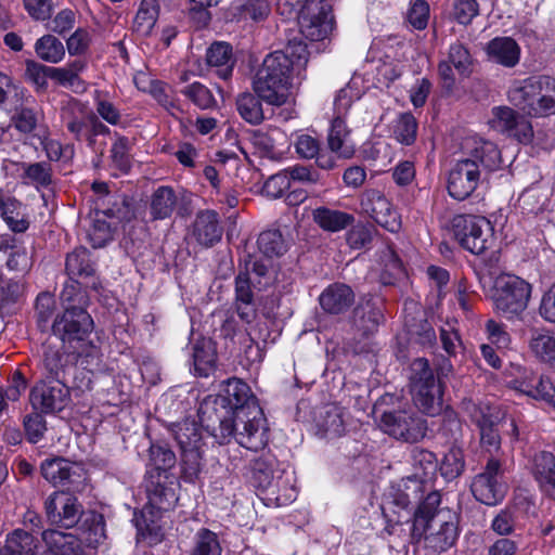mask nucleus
I'll return each mask as SVG.
<instances>
[{"label": "nucleus", "mask_w": 555, "mask_h": 555, "mask_svg": "<svg viewBox=\"0 0 555 555\" xmlns=\"http://www.w3.org/2000/svg\"><path fill=\"white\" fill-rule=\"evenodd\" d=\"M159 15L158 0H142L133 21L135 31L143 36L151 34Z\"/></svg>", "instance_id": "nucleus-45"}, {"label": "nucleus", "mask_w": 555, "mask_h": 555, "mask_svg": "<svg viewBox=\"0 0 555 555\" xmlns=\"http://www.w3.org/2000/svg\"><path fill=\"white\" fill-rule=\"evenodd\" d=\"M530 349L540 360L555 365V337L538 334L531 338Z\"/></svg>", "instance_id": "nucleus-59"}, {"label": "nucleus", "mask_w": 555, "mask_h": 555, "mask_svg": "<svg viewBox=\"0 0 555 555\" xmlns=\"http://www.w3.org/2000/svg\"><path fill=\"white\" fill-rule=\"evenodd\" d=\"M40 472L54 487L68 489L82 477V469L78 465L61 456L46 459L40 465Z\"/></svg>", "instance_id": "nucleus-21"}, {"label": "nucleus", "mask_w": 555, "mask_h": 555, "mask_svg": "<svg viewBox=\"0 0 555 555\" xmlns=\"http://www.w3.org/2000/svg\"><path fill=\"white\" fill-rule=\"evenodd\" d=\"M465 469L464 452L461 448L452 447L444 454L439 470L447 480L457 478Z\"/></svg>", "instance_id": "nucleus-49"}, {"label": "nucleus", "mask_w": 555, "mask_h": 555, "mask_svg": "<svg viewBox=\"0 0 555 555\" xmlns=\"http://www.w3.org/2000/svg\"><path fill=\"white\" fill-rule=\"evenodd\" d=\"M295 150L299 158L315 159L320 169L332 170L337 167L336 157L327 151H322L321 142L309 134H300L295 141Z\"/></svg>", "instance_id": "nucleus-27"}, {"label": "nucleus", "mask_w": 555, "mask_h": 555, "mask_svg": "<svg viewBox=\"0 0 555 555\" xmlns=\"http://www.w3.org/2000/svg\"><path fill=\"white\" fill-rule=\"evenodd\" d=\"M65 271L70 279H92L91 287L98 289L99 283L94 279L95 268L90 251L85 247L75 248L67 254Z\"/></svg>", "instance_id": "nucleus-30"}, {"label": "nucleus", "mask_w": 555, "mask_h": 555, "mask_svg": "<svg viewBox=\"0 0 555 555\" xmlns=\"http://www.w3.org/2000/svg\"><path fill=\"white\" fill-rule=\"evenodd\" d=\"M150 460L155 470L157 472L156 477L162 478V474H164L165 479L169 478L167 473L177 463L176 454L166 446L160 444L151 446Z\"/></svg>", "instance_id": "nucleus-51"}, {"label": "nucleus", "mask_w": 555, "mask_h": 555, "mask_svg": "<svg viewBox=\"0 0 555 555\" xmlns=\"http://www.w3.org/2000/svg\"><path fill=\"white\" fill-rule=\"evenodd\" d=\"M516 524V511L511 507H505L493 517L490 528L496 534L507 538L514 533Z\"/></svg>", "instance_id": "nucleus-60"}, {"label": "nucleus", "mask_w": 555, "mask_h": 555, "mask_svg": "<svg viewBox=\"0 0 555 555\" xmlns=\"http://www.w3.org/2000/svg\"><path fill=\"white\" fill-rule=\"evenodd\" d=\"M411 461L414 469L413 477H409L403 491L408 503L422 501L431 490L429 482L435 478L438 469V460L434 452L415 447L411 450Z\"/></svg>", "instance_id": "nucleus-14"}, {"label": "nucleus", "mask_w": 555, "mask_h": 555, "mask_svg": "<svg viewBox=\"0 0 555 555\" xmlns=\"http://www.w3.org/2000/svg\"><path fill=\"white\" fill-rule=\"evenodd\" d=\"M519 113L508 106H498L492 108L491 127L502 133H508Z\"/></svg>", "instance_id": "nucleus-62"}, {"label": "nucleus", "mask_w": 555, "mask_h": 555, "mask_svg": "<svg viewBox=\"0 0 555 555\" xmlns=\"http://www.w3.org/2000/svg\"><path fill=\"white\" fill-rule=\"evenodd\" d=\"M417 503L412 519V541L424 540L426 547L437 553L451 548L460 533L457 515L450 508H439L441 494L438 491H429Z\"/></svg>", "instance_id": "nucleus-2"}, {"label": "nucleus", "mask_w": 555, "mask_h": 555, "mask_svg": "<svg viewBox=\"0 0 555 555\" xmlns=\"http://www.w3.org/2000/svg\"><path fill=\"white\" fill-rule=\"evenodd\" d=\"M292 62L280 51L269 53L253 79L254 92L273 106L284 105L293 86Z\"/></svg>", "instance_id": "nucleus-5"}, {"label": "nucleus", "mask_w": 555, "mask_h": 555, "mask_svg": "<svg viewBox=\"0 0 555 555\" xmlns=\"http://www.w3.org/2000/svg\"><path fill=\"white\" fill-rule=\"evenodd\" d=\"M312 215L315 223L328 232L341 231L354 221L353 215L326 207L314 209Z\"/></svg>", "instance_id": "nucleus-39"}, {"label": "nucleus", "mask_w": 555, "mask_h": 555, "mask_svg": "<svg viewBox=\"0 0 555 555\" xmlns=\"http://www.w3.org/2000/svg\"><path fill=\"white\" fill-rule=\"evenodd\" d=\"M404 325L410 338L417 344L431 346L436 341L435 330L421 310L415 315H406Z\"/></svg>", "instance_id": "nucleus-40"}, {"label": "nucleus", "mask_w": 555, "mask_h": 555, "mask_svg": "<svg viewBox=\"0 0 555 555\" xmlns=\"http://www.w3.org/2000/svg\"><path fill=\"white\" fill-rule=\"evenodd\" d=\"M82 354V350L65 345L61 348L48 346L43 354L47 378L68 384L67 377L76 370L77 361Z\"/></svg>", "instance_id": "nucleus-19"}, {"label": "nucleus", "mask_w": 555, "mask_h": 555, "mask_svg": "<svg viewBox=\"0 0 555 555\" xmlns=\"http://www.w3.org/2000/svg\"><path fill=\"white\" fill-rule=\"evenodd\" d=\"M259 250L267 257L282 256L287 250V244L280 230H267L260 233Z\"/></svg>", "instance_id": "nucleus-50"}, {"label": "nucleus", "mask_w": 555, "mask_h": 555, "mask_svg": "<svg viewBox=\"0 0 555 555\" xmlns=\"http://www.w3.org/2000/svg\"><path fill=\"white\" fill-rule=\"evenodd\" d=\"M410 386L413 402L422 413L429 416L440 414L443 409V387L425 358L412 362Z\"/></svg>", "instance_id": "nucleus-7"}, {"label": "nucleus", "mask_w": 555, "mask_h": 555, "mask_svg": "<svg viewBox=\"0 0 555 555\" xmlns=\"http://www.w3.org/2000/svg\"><path fill=\"white\" fill-rule=\"evenodd\" d=\"M260 101L262 100L256 93L244 92L237 96L236 108L245 121L251 125H259L263 121L264 115Z\"/></svg>", "instance_id": "nucleus-44"}, {"label": "nucleus", "mask_w": 555, "mask_h": 555, "mask_svg": "<svg viewBox=\"0 0 555 555\" xmlns=\"http://www.w3.org/2000/svg\"><path fill=\"white\" fill-rule=\"evenodd\" d=\"M93 327V320L87 310H63L51 325L52 333L63 345L83 352L90 345L89 336Z\"/></svg>", "instance_id": "nucleus-11"}, {"label": "nucleus", "mask_w": 555, "mask_h": 555, "mask_svg": "<svg viewBox=\"0 0 555 555\" xmlns=\"http://www.w3.org/2000/svg\"><path fill=\"white\" fill-rule=\"evenodd\" d=\"M223 227L217 211L211 209L199 210L190 228V238L199 246L209 248L222 238Z\"/></svg>", "instance_id": "nucleus-20"}, {"label": "nucleus", "mask_w": 555, "mask_h": 555, "mask_svg": "<svg viewBox=\"0 0 555 555\" xmlns=\"http://www.w3.org/2000/svg\"><path fill=\"white\" fill-rule=\"evenodd\" d=\"M447 61L453 65L460 75L468 76L472 72L470 53L467 48L460 42L450 46Z\"/></svg>", "instance_id": "nucleus-61"}, {"label": "nucleus", "mask_w": 555, "mask_h": 555, "mask_svg": "<svg viewBox=\"0 0 555 555\" xmlns=\"http://www.w3.org/2000/svg\"><path fill=\"white\" fill-rule=\"evenodd\" d=\"M192 359L195 375L210 376L217 369L216 343L207 337L196 339L192 346Z\"/></svg>", "instance_id": "nucleus-28"}, {"label": "nucleus", "mask_w": 555, "mask_h": 555, "mask_svg": "<svg viewBox=\"0 0 555 555\" xmlns=\"http://www.w3.org/2000/svg\"><path fill=\"white\" fill-rule=\"evenodd\" d=\"M292 62V68L305 67L308 62L309 52L307 44L301 39L294 38L288 41L284 50H279Z\"/></svg>", "instance_id": "nucleus-63"}, {"label": "nucleus", "mask_w": 555, "mask_h": 555, "mask_svg": "<svg viewBox=\"0 0 555 555\" xmlns=\"http://www.w3.org/2000/svg\"><path fill=\"white\" fill-rule=\"evenodd\" d=\"M23 180L26 184L34 185L37 190L47 189L53 183L52 166L48 162L23 164Z\"/></svg>", "instance_id": "nucleus-43"}, {"label": "nucleus", "mask_w": 555, "mask_h": 555, "mask_svg": "<svg viewBox=\"0 0 555 555\" xmlns=\"http://www.w3.org/2000/svg\"><path fill=\"white\" fill-rule=\"evenodd\" d=\"M164 511H158L155 506L146 503L140 514H134V525L138 532L143 537H157L159 534L160 526L158 521Z\"/></svg>", "instance_id": "nucleus-46"}, {"label": "nucleus", "mask_w": 555, "mask_h": 555, "mask_svg": "<svg viewBox=\"0 0 555 555\" xmlns=\"http://www.w3.org/2000/svg\"><path fill=\"white\" fill-rule=\"evenodd\" d=\"M300 33L311 41H321L328 36L333 29L332 20L324 8L317 14L302 13L299 17Z\"/></svg>", "instance_id": "nucleus-34"}, {"label": "nucleus", "mask_w": 555, "mask_h": 555, "mask_svg": "<svg viewBox=\"0 0 555 555\" xmlns=\"http://www.w3.org/2000/svg\"><path fill=\"white\" fill-rule=\"evenodd\" d=\"M56 308L54 296L49 292H42L37 296L35 304V317L38 327L46 332L50 325L49 322L53 317Z\"/></svg>", "instance_id": "nucleus-52"}, {"label": "nucleus", "mask_w": 555, "mask_h": 555, "mask_svg": "<svg viewBox=\"0 0 555 555\" xmlns=\"http://www.w3.org/2000/svg\"><path fill=\"white\" fill-rule=\"evenodd\" d=\"M47 520L59 528H74L85 509L77 496L68 491L59 490L51 493L44 501Z\"/></svg>", "instance_id": "nucleus-15"}, {"label": "nucleus", "mask_w": 555, "mask_h": 555, "mask_svg": "<svg viewBox=\"0 0 555 555\" xmlns=\"http://www.w3.org/2000/svg\"><path fill=\"white\" fill-rule=\"evenodd\" d=\"M30 402L41 413L63 411L70 402L68 384L57 380H40L30 391Z\"/></svg>", "instance_id": "nucleus-18"}, {"label": "nucleus", "mask_w": 555, "mask_h": 555, "mask_svg": "<svg viewBox=\"0 0 555 555\" xmlns=\"http://www.w3.org/2000/svg\"><path fill=\"white\" fill-rule=\"evenodd\" d=\"M533 475L541 489L555 500V456L541 451L533 459Z\"/></svg>", "instance_id": "nucleus-33"}, {"label": "nucleus", "mask_w": 555, "mask_h": 555, "mask_svg": "<svg viewBox=\"0 0 555 555\" xmlns=\"http://www.w3.org/2000/svg\"><path fill=\"white\" fill-rule=\"evenodd\" d=\"M115 228L116 222L106 221L102 216H95L88 234L92 246L94 248L103 247L113 238Z\"/></svg>", "instance_id": "nucleus-58"}, {"label": "nucleus", "mask_w": 555, "mask_h": 555, "mask_svg": "<svg viewBox=\"0 0 555 555\" xmlns=\"http://www.w3.org/2000/svg\"><path fill=\"white\" fill-rule=\"evenodd\" d=\"M395 138L404 145H412L417 135V121L411 113H402L399 115L395 129Z\"/></svg>", "instance_id": "nucleus-53"}, {"label": "nucleus", "mask_w": 555, "mask_h": 555, "mask_svg": "<svg viewBox=\"0 0 555 555\" xmlns=\"http://www.w3.org/2000/svg\"><path fill=\"white\" fill-rule=\"evenodd\" d=\"M531 296V285L519 276L506 274L495 280L492 300L494 311L506 320H520Z\"/></svg>", "instance_id": "nucleus-8"}, {"label": "nucleus", "mask_w": 555, "mask_h": 555, "mask_svg": "<svg viewBox=\"0 0 555 555\" xmlns=\"http://www.w3.org/2000/svg\"><path fill=\"white\" fill-rule=\"evenodd\" d=\"M37 548V540L31 533L16 529L0 545V555H36Z\"/></svg>", "instance_id": "nucleus-38"}, {"label": "nucleus", "mask_w": 555, "mask_h": 555, "mask_svg": "<svg viewBox=\"0 0 555 555\" xmlns=\"http://www.w3.org/2000/svg\"><path fill=\"white\" fill-rule=\"evenodd\" d=\"M173 437L180 448L181 477L194 482L203 468V438L194 421L185 420L175 425Z\"/></svg>", "instance_id": "nucleus-9"}, {"label": "nucleus", "mask_w": 555, "mask_h": 555, "mask_svg": "<svg viewBox=\"0 0 555 555\" xmlns=\"http://www.w3.org/2000/svg\"><path fill=\"white\" fill-rule=\"evenodd\" d=\"M198 416L220 444L234 438L242 447L258 451L269 441L263 412L250 387L240 378L222 382L219 395L203 400Z\"/></svg>", "instance_id": "nucleus-1"}, {"label": "nucleus", "mask_w": 555, "mask_h": 555, "mask_svg": "<svg viewBox=\"0 0 555 555\" xmlns=\"http://www.w3.org/2000/svg\"><path fill=\"white\" fill-rule=\"evenodd\" d=\"M501 152L490 141H479L469 156L457 160L448 175L447 189L451 197L464 201L477 189L489 172L499 168Z\"/></svg>", "instance_id": "nucleus-3"}, {"label": "nucleus", "mask_w": 555, "mask_h": 555, "mask_svg": "<svg viewBox=\"0 0 555 555\" xmlns=\"http://www.w3.org/2000/svg\"><path fill=\"white\" fill-rule=\"evenodd\" d=\"M319 301L325 312L341 314L353 305L354 293L344 283H333L321 293Z\"/></svg>", "instance_id": "nucleus-26"}, {"label": "nucleus", "mask_w": 555, "mask_h": 555, "mask_svg": "<svg viewBox=\"0 0 555 555\" xmlns=\"http://www.w3.org/2000/svg\"><path fill=\"white\" fill-rule=\"evenodd\" d=\"M93 202L95 216H102L117 222L129 221L133 217V211L128 201L117 194L104 196L100 201Z\"/></svg>", "instance_id": "nucleus-35"}, {"label": "nucleus", "mask_w": 555, "mask_h": 555, "mask_svg": "<svg viewBox=\"0 0 555 555\" xmlns=\"http://www.w3.org/2000/svg\"><path fill=\"white\" fill-rule=\"evenodd\" d=\"M271 13V5L268 0H246L238 9L240 17L244 21L261 23Z\"/></svg>", "instance_id": "nucleus-57"}, {"label": "nucleus", "mask_w": 555, "mask_h": 555, "mask_svg": "<svg viewBox=\"0 0 555 555\" xmlns=\"http://www.w3.org/2000/svg\"><path fill=\"white\" fill-rule=\"evenodd\" d=\"M177 195L170 186H159L154 191L151 197V215L154 219L169 218L176 206Z\"/></svg>", "instance_id": "nucleus-41"}, {"label": "nucleus", "mask_w": 555, "mask_h": 555, "mask_svg": "<svg viewBox=\"0 0 555 555\" xmlns=\"http://www.w3.org/2000/svg\"><path fill=\"white\" fill-rule=\"evenodd\" d=\"M180 92L199 109H212L217 107V100L212 92L202 82L195 81L181 89Z\"/></svg>", "instance_id": "nucleus-48"}, {"label": "nucleus", "mask_w": 555, "mask_h": 555, "mask_svg": "<svg viewBox=\"0 0 555 555\" xmlns=\"http://www.w3.org/2000/svg\"><path fill=\"white\" fill-rule=\"evenodd\" d=\"M63 310H87L89 296L80 286V282L70 279L64 284L60 294Z\"/></svg>", "instance_id": "nucleus-42"}, {"label": "nucleus", "mask_w": 555, "mask_h": 555, "mask_svg": "<svg viewBox=\"0 0 555 555\" xmlns=\"http://www.w3.org/2000/svg\"><path fill=\"white\" fill-rule=\"evenodd\" d=\"M452 228L461 246L472 254L481 255L494 244L492 225L485 217L455 216Z\"/></svg>", "instance_id": "nucleus-13"}, {"label": "nucleus", "mask_w": 555, "mask_h": 555, "mask_svg": "<svg viewBox=\"0 0 555 555\" xmlns=\"http://www.w3.org/2000/svg\"><path fill=\"white\" fill-rule=\"evenodd\" d=\"M383 312L376 301L361 300L352 311L351 325L361 337L375 332L383 321Z\"/></svg>", "instance_id": "nucleus-24"}, {"label": "nucleus", "mask_w": 555, "mask_h": 555, "mask_svg": "<svg viewBox=\"0 0 555 555\" xmlns=\"http://www.w3.org/2000/svg\"><path fill=\"white\" fill-rule=\"evenodd\" d=\"M360 206L364 214L385 230L391 233H398L401 230L400 214L380 191L374 189L364 191L360 198Z\"/></svg>", "instance_id": "nucleus-17"}, {"label": "nucleus", "mask_w": 555, "mask_h": 555, "mask_svg": "<svg viewBox=\"0 0 555 555\" xmlns=\"http://www.w3.org/2000/svg\"><path fill=\"white\" fill-rule=\"evenodd\" d=\"M313 422L319 433L328 438L345 434L344 410L336 403H327L313 411Z\"/></svg>", "instance_id": "nucleus-23"}, {"label": "nucleus", "mask_w": 555, "mask_h": 555, "mask_svg": "<svg viewBox=\"0 0 555 555\" xmlns=\"http://www.w3.org/2000/svg\"><path fill=\"white\" fill-rule=\"evenodd\" d=\"M552 188L545 182H538L525 189L518 197V205L526 214L537 215L548 207Z\"/></svg>", "instance_id": "nucleus-31"}, {"label": "nucleus", "mask_w": 555, "mask_h": 555, "mask_svg": "<svg viewBox=\"0 0 555 555\" xmlns=\"http://www.w3.org/2000/svg\"><path fill=\"white\" fill-rule=\"evenodd\" d=\"M116 134V140L111 149L113 164L122 172H128L131 167V142L129 138Z\"/></svg>", "instance_id": "nucleus-55"}, {"label": "nucleus", "mask_w": 555, "mask_h": 555, "mask_svg": "<svg viewBox=\"0 0 555 555\" xmlns=\"http://www.w3.org/2000/svg\"><path fill=\"white\" fill-rule=\"evenodd\" d=\"M379 428L389 437L406 443H417L426 437L428 426L408 402L393 395L382 397L377 405Z\"/></svg>", "instance_id": "nucleus-4"}, {"label": "nucleus", "mask_w": 555, "mask_h": 555, "mask_svg": "<svg viewBox=\"0 0 555 555\" xmlns=\"http://www.w3.org/2000/svg\"><path fill=\"white\" fill-rule=\"evenodd\" d=\"M25 66V78L34 83L37 90H46L51 67L33 60L26 61Z\"/></svg>", "instance_id": "nucleus-64"}, {"label": "nucleus", "mask_w": 555, "mask_h": 555, "mask_svg": "<svg viewBox=\"0 0 555 555\" xmlns=\"http://www.w3.org/2000/svg\"><path fill=\"white\" fill-rule=\"evenodd\" d=\"M151 475V480L146 483L147 503L155 506L158 511L167 512L172 508L178 501L176 490L171 486H167L166 481Z\"/></svg>", "instance_id": "nucleus-37"}, {"label": "nucleus", "mask_w": 555, "mask_h": 555, "mask_svg": "<svg viewBox=\"0 0 555 555\" xmlns=\"http://www.w3.org/2000/svg\"><path fill=\"white\" fill-rule=\"evenodd\" d=\"M503 474L501 462L489 459L485 469L473 479L470 489L475 499L486 505L498 504L505 495Z\"/></svg>", "instance_id": "nucleus-16"}, {"label": "nucleus", "mask_w": 555, "mask_h": 555, "mask_svg": "<svg viewBox=\"0 0 555 555\" xmlns=\"http://www.w3.org/2000/svg\"><path fill=\"white\" fill-rule=\"evenodd\" d=\"M248 470L253 486L278 506L287 505L296 499L291 475L270 451L250 460Z\"/></svg>", "instance_id": "nucleus-6"}, {"label": "nucleus", "mask_w": 555, "mask_h": 555, "mask_svg": "<svg viewBox=\"0 0 555 555\" xmlns=\"http://www.w3.org/2000/svg\"><path fill=\"white\" fill-rule=\"evenodd\" d=\"M543 75L516 81L508 91L509 101L530 116L555 114V99L544 92Z\"/></svg>", "instance_id": "nucleus-10"}, {"label": "nucleus", "mask_w": 555, "mask_h": 555, "mask_svg": "<svg viewBox=\"0 0 555 555\" xmlns=\"http://www.w3.org/2000/svg\"><path fill=\"white\" fill-rule=\"evenodd\" d=\"M222 548L217 534L208 529H201L194 541L191 555H221Z\"/></svg>", "instance_id": "nucleus-54"}, {"label": "nucleus", "mask_w": 555, "mask_h": 555, "mask_svg": "<svg viewBox=\"0 0 555 555\" xmlns=\"http://www.w3.org/2000/svg\"><path fill=\"white\" fill-rule=\"evenodd\" d=\"M37 55L44 62L60 63L65 56L63 42L53 35H44L35 43Z\"/></svg>", "instance_id": "nucleus-47"}, {"label": "nucleus", "mask_w": 555, "mask_h": 555, "mask_svg": "<svg viewBox=\"0 0 555 555\" xmlns=\"http://www.w3.org/2000/svg\"><path fill=\"white\" fill-rule=\"evenodd\" d=\"M328 153L338 159H349L353 156L356 149L350 139V130L341 116H336L328 129L327 133Z\"/></svg>", "instance_id": "nucleus-25"}, {"label": "nucleus", "mask_w": 555, "mask_h": 555, "mask_svg": "<svg viewBox=\"0 0 555 555\" xmlns=\"http://www.w3.org/2000/svg\"><path fill=\"white\" fill-rule=\"evenodd\" d=\"M513 388L535 400H543L555 409V387L547 377L525 370L520 378L512 382Z\"/></svg>", "instance_id": "nucleus-22"}, {"label": "nucleus", "mask_w": 555, "mask_h": 555, "mask_svg": "<svg viewBox=\"0 0 555 555\" xmlns=\"http://www.w3.org/2000/svg\"><path fill=\"white\" fill-rule=\"evenodd\" d=\"M463 413L478 427L480 447L492 454L501 448V436L498 425L500 423V411L496 406L482 401L463 399L461 402Z\"/></svg>", "instance_id": "nucleus-12"}, {"label": "nucleus", "mask_w": 555, "mask_h": 555, "mask_svg": "<svg viewBox=\"0 0 555 555\" xmlns=\"http://www.w3.org/2000/svg\"><path fill=\"white\" fill-rule=\"evenodd\" d=\"M207 64L216 67V74L227 80L232 76L234 59L233 50L228 42H214L206 53Z\"/></svg>", "instance_id": "nucleus-36"}, {"label": "nucleus", "mask_w": 555, "mask_h": 555, "mask_svg": "<svg viewBox=\"0 0 555 555\" xmlns=\"http://www.w3.org/2000/svg\"><path fill=\"white\" fill-rule=\"evenodd\" d=\"M377 233L374 225L369 223H357L346 234V241L350 248L361 249L367 247Z\"/></svg>", "instance_id": "nucleus-56"}, {"label": "nucleus", "mask_w": 555, "mask_h": 555, "mask_svg": "<svg viewBox=\"0 0 555 555\" xmlns=\"http://www.w3.org/2000/svg\"><path fill=\"white\" fill-rule=\"evenodd\" d=\"M42 540L47 545L46 555H81L80 540L73 533L48 529L42 532Z\"/></svg>", "instance_id": "nucleus-29"}, {"label": "nucleus", "mask_w": 555, "mask_h": 555, "mask_svg": "<svg viewBox=\"0 0 555 555\" xmlns=\"http://www.w3.org/2000/svg\"><path fill=\"white\" fill-rule=\"evenodd\" d=\"M487 54L495 63L514 67L519 62L520 48L511 37H496L487 44Z\"/></svg>", "instance_id": "nucleus-32"}]
</instances>
